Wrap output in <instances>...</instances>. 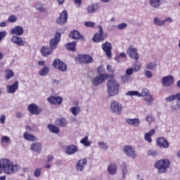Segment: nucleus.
I'll return each mask as SVG.
<instances>
[{"label":"nucleus","mask_w":180,"mask_h":180,"mask_svg":"<svg viewBox=\"0 0 180 180\" xmlns=\"http://www.w3.org/2000/svg\"><path fill=\"white\" fill-rule=\"evenodd\" d=\"M20 167L18 165H13L11 160L8 159H1L0 160V174L4 171L7 175H11L18 172L19 171Z\"/></svg>","instance_id":"f257e3e1"},{"label":"nucleus","mask_w":180,"mask_h":180,"mask_svg":"<svg viewBox=\"0 0 180 180\" xmlns=\"http://www.w3.org/2000/svg\"><path fill=\"white\" fill-rule=\"evenodd\" d=\"M120 84L115 79H110L107 82V92L110 96H116L119 94Z\"/></svg>","instance_id":"f03ea898"},{"label":"nucleus","mask_w":180,"mask_h":180,"mask_svg":"<svg viewBox=\"0 0 180 180\" xmlns=\"http://www.w3.org/2000/svg\"><path fill=\"white\" fill-rule=\"evenodd\" d=\"M171 165V162L168 159H162L155 162V167L160 174H165Z\"/></svg>","instance_id":"7ed1b4c3"},{"label":"nucleus","mask_w":180,"mask_h":180,"mask_svg":"<svg viewBox=\"0 0 180 180\" xmlns=\"http://www.w3.org/2000/svg\"><path fill=\"white\" fill-rule=\"evenodd\" d=\"M172 101H176V103L172 105V112H178L180 109V93L172 95L165 98V102H172Z\"/></svg>","instance_id":"20e7f679"},{"label":"nucleus","mask_w":180,"mask_h":180,"mask_svg":"<svg viewBox=\"0 0 180 180\" xmlns=\"http://www.w3.org/2000/svg\"><path fill=\"white\" fill-rule=\"evenodd\" d=\"M122 151L127 157H129V158H132L134 160L136 157H137V153H136V150H134V148L131 146H125L122 148Z\"/></svg>","instance_id":"39448f33"},{"label":"nucleus","mask_w":180,"mask_h":180,"mask_svg":"<svg viewBox=\"0 0 180 180\" xmlns=\"http://www.w3.org/2000/svg\"><path fill=\"white\" fill-rule=\"evenodd\" d=\"M61 39V33L56 32L54 37L51 39L49 41V47L53 50L57 49V46L60 43V40Z\"/></svg>","instance_id":"423d86ee"},{"label":"nucleus","mask_w":180,"mask_h":180,"mask_svg":"<svg viewBox=\"0 0 180 180\" xmlns=\"http://www.w3.org/2000/svg\"><path fill=\"white\" fill-rule=\"evenodd\" d=\"M52 65L56 70H59V71H61L62 72H65V71H67V64L59 59L56 58L53 60Z\"/></svg>","instance_id":"0eeeda50"},{"label":"nucleus","mask_w":180,"mask_h":180,"mask_svg":"<svg viewBox=\"0 0 180 180\" xmlns=\"http://www.w3.org/2000/svg\"><path fill=\"white\" fill-rule=\"evenodd\" d=\"M108 78H109V74L108 73H105L104 75H100L93 79L92 84L94 85V86H98V85H101L102 82L106 81Z\"/></svg>","instance_id":"6e6552de"},{"label":"nucleus","mask_w":180,"mask_h":180,"mask_svg":"<svg viewBox=\"0 0 180 180\" xmlns=\"http://www.w3.org/2000/svg\"><path fill=\"white\" fill-rule=\"evenodd\" d=\"M110 110L112 113H115V115H122V104L112 101L110 104Z\"/></svg>","instance_id":"1a4fd4ad"},{"label":"nucleus","mask_w":180,"mask_h":180,"mask_svg":"<svg viewBox=\"0 0 180 180\" xmlns=\"http://www.w3.org/2000/svg\"><path fill=\"white\" fill-rule=\"evenodd\" d=\"M68 19V12L67 11H63L60 13L59 18L56 19V23L58 25H65Z\"/></svg>","instance_id":"9d476101"},{"label":"nucleus","mask_w":180,"mask_h":180,"mask_svg":"<svg viewBox=\"0 0 180 180\" xmlns=\"http://www.w3.org/2000/svg\"><path fill=\"white\" fill-rule=\"evenodd\" d=\"M99 27L98 33H96L93 37V41L95 43H99V41H103L105 40V37H103V29L101 26H98Z\"/></svg>","instance_id":"9b49d317"},{"label":"nucleus","mask_w":180,"mask_h":180,"mask_svg":"<svg viewBox=\"0 0 180 180\" xmlns=\"http://www.w3.org/2000/svg\"><path fill=\"white\" fill-rule=\"evenodd\" d=\"M174 81L175 79L174 78V76H166L162 79V85L163 86H171Z\"/></svg>","instance_id":"f8f14e48"},{"label":"nucleus","mask_w":180,"mask_h":180,"mask_svg":"<svg viewBox=\"0 0 180 180\" xmlns=\"http://www.w3.org/2000/svg\"><path fill=\"white\" fill-rule=\"evenodd\" d=\"M79 61L83 64H91V63H94V58L89 55H80Z\"/></svg>","instance_id":"ddd939ff"},{"label":"nucleus","mask_w":180,"mask_h":180,"mask_svg":"<svg viewBox=\"0 0 180 180\" xmlns=\"http://www.w3.org/2000/svg\"><path fill=\"white\" fill-rule=\"evenodd\" d=\"M19 89V82H14L13 84L7 85L6 86V92L7 94H15L16 91Z\"/></svg>","instance_id":"4468645a"},{"label":"nucleus","mask_w":180,"mask_h":180,"mask_svg":"<svg viewBox=\"0 0 180 180\" xmlns=\"http://www.w3.org/2000/svg\"><path fill=\"white\" fill-rule=\"evenodd\" d=\"M103 51H105L107 57H112V44L110 42H105L101 46Z\"/></svg>","instance_id":"2eb2a0df"},{"label":"nucleus","mask_w":180,"mask_h":180,"mask_svg":"<svg viewBox=\"0 0 180 180\" xmlns=\"http://www.w3.org/2000/svg\"><path fill=\"white\" fill-rule=\"evenodd\" d=\"M47 101L52 105H61V103H63V98L60 96H52L48 98Z\"/></svg>","instance_id":"dca6fc26"},{"label":"nucleus","mask_w":180,"mask_h":180,"mask_svg":"<svg viewBox=\"0 0 180 180\" xmlns=\"http://www.w3.org/2000/svg\"><path fill=\"white\" fill-rule=\"evenodd\" d=\"M127 53L129 54L131 58L134 60H139V53H137V49L133 48L132 46H130L127 50Z\"/></svg>","instance_id":"f3484780"},{"label":"nucleus","mask_w":180,"mask_h":180,"mask_svg":"<svg viewBox=\"0 0 180 180\" xmlns=\"http://www.w3.org/2000/svg\"><path fill=\"white\" fill-rule=\"evenodd\" d=\"M27 110L30 113H32V115H40L41 112V110L39 109V106L34 103L28 105Z\"/></svg>","instance_id":"a211bd4d"},{"label":"nucleus","mask_w":180,"mask_h":180,"mask_svg":"<svg viewBox=\"0 0 180 180\" xmlns=\"http://www.w3.org/2000/svg\"><path fill=\"white\" fill-rule=\"evenodd\" d=\"M40 51L43 57H49L53 54V49L50 46H42Z\"/></svg>","instance_id":"6ab92c4d"},{"label":"nucleus","mask_w":180,"mask_h":180,"mask_svg":"<svg viewBox=\"0 0 180 180\" xmlns=\"http://www.w3.org/2000/svg\"><path fill=\"white\" fill-rule=\"evenodd\" d=\"M69 37L71 39H73L75 40H82V41H84V36L81 35V34H79V32L77 31V30H74L72 32H71L69 34Z\"/></svg>","instance_id":"aec40b11"},{"label":"nucleus","mask_w":180,"mask_h":180,"mask_svg":"<svg viewBox=\"0 0 180 180\" xmlns=\"http://www.w3.org/2000/svg\"><path fill=\"white\" fill-rule=\"evenodd\" d=\"M86 162H88V160L86 158L79 160L77 163H76V169L77 171H84V168H85V165H86Z\"/></svg>","instance_id":"412c9836"},{"label":"nucleus","mask_w":180,"mask_h":180,"mask_svg":"<svg viewBox=\"0 0 180 180\" xmlns=\"http://www.w3.org/2000/svg\"><path fill=\"white\" fill-rule=\"evenodd\" d=\"M156 143L159 147H163V148H168L169 147V143L165 138H158L156 140Z\"/></svg>","instance_id":"4be33fe9"},{"label":"nucleus","mask_w":180,"mask_h":180,"mask_svg":"<svg viewBox=\"0 0 180 180\" xmlns=\"http://www.w3.org/2000/svg\"><path fill=\"white\" fill-rule=\"evenodd\" d=\"M43 148V145L40 142H34L31 144V150L34 153H40Z\"/></svg>","instance_id":"5701e85b"},{"label":"nucleus","mask_w":180,"mask_h":180,"mask_svg":"<svg viewBox=\"0 0 180 180\" xmlns=\"http://www.w3.org/2000/svg\"><path fill=\"white\" fill-rule=\"evenodd\" d=\"M65 153L68 155H72V154L78 153V147L74 145L68 146L65 149Z\"/></svg>","instance_id":"b1692460"},{"label":"nucleus","mask_w":180,"mask_h":180,"mask_svg":"<svg viewBox=\"0 0 180 180\" xmlns=\"http://www.w3.org/2000/svg\"><path fill=\"white\" fill-rule=\"evenodd\" d=\"M11 41L14 44H17V46H19V47H22V46H25V42L23 39H22L21 37H19L18 36H14L11 39Z\"/></svg>","instance_id":"393cba45"},{"label":"nucleus","mask_w":180,"mask_h":180,"mask_svg":"<svg viewBox=\"0 0 180 180\" xmlns=\"http://www.w3.org/2000/svg\"><path fill=\"white\" fill-rule=\"evenodd\" d=\"M23 27L20 26H16L11 30V34H16L17 36H22L23 34Z\"/></svg>","instance_id":"a878e982"},{"label":"nucleus","mask_w":180,"mask_h":180,"mask_svg":"<svg viewBox=\"0 0 180 180\" xmlns=\"http://www.w3.org/2000/svg\"><path fill=\"white\" fill-rule=\"evenodd\" d=\"M56 124L59 127H66L68 124V122L64 117L58 118L56 121Z\"/></svg>","instance_id":"bb28decb"},{"label":"nucleus","mask_w":180,"mask_h":180,"mask_svg":"<svg viewBox=\"0 0 180 180\" xmlns=\"http://www.w3.org/2000/svg\"><path fill=\"white\" fill-rule=\"evenodd\" d=\"M126 122L128 124H130L131 126H134V127H139V126H140V120H139V118H128L126 120Z\"/></svg>","instance_id":"cd10ccee"},{"label":"nucleus","mask_w":180,"mask_h":180,"mask_svg":"<svg viewBox=\"0 0 180 180\" xmlns=\"http://www.w3.org/2000/svg\"><path fill=\"white\" fill-rule=\"evenodd\" d=\"M4 72V79H6V81H9V79L15 77V72H13L11 69L6 70Z\"/></svg>","instance_id":"c85d7f7f"},{"label":"nucleus","mask_w":180,"mask_h":180,"mask_svg":"<svg viewBox=\"0 0 180 180\" xmlns=\"http://www.w3.org/2000/svg\"><path fill=\"white\" fill-rule=\"evenodd\" d=\"M108 171L110 175H115L117 172V166L116 164H111L108 165Z\"/></svg>","instance_id":"c756f323"},{"label":"nucleus","mask_w":180,"mask_h":180,"mask_svg":"<svg viewBox=\"0 0 180 180\" xmlns=\"http://www.w3.org/2000/svg\"><path fill=\"white\" fill-rule=\"evenodd\" d=\"M149 3L152 8H155L156 9H158V8H160V6H161V4H162V0H149Z\"/></svg>","instance_id":"7c9ffc66"},{"label":"nucleus","mask_w":180,"mask_h":180,"mask_svg":"<svg viewBox=\"0 0 180 180\" xmlns=\"http://www.w3.org/2000/svg\"><path fill=\"white\" fill-rule=\"evenodd\" d=\"M47 128L51 133H53L54 134H58L60 133V129L56 125L49 124Z\"/></svg>","instance_id":"2f4dec72"},{"label":"nucleus","mask_w":180,"mask_h":180,"mask_svg":"<svg viewBox=\"0 0 180 180\" xmlns=\"http://www.w3.org/2000/svg\"><path fill=\"white\" fill-rule=\"evenodd\" d=\"M24 139L27 141H37V137L30 134L29 132L26 131L24 134Z\"/></svg>","instance_id":"473e14b6"},{"label":"nucleus","mask_w":180,"mask_h":180,"mask_svg":"<svg viewBox=\"0 0 180 180\" xmlns=\"http://www.w3.org/2000/svg\"><path fill=\"white\" fill-rule=\"evenodd\" d=\"M35 8L38 12H46V8H44V4H41L40 1H37L34 4Z\"/></svg>","instance_id":"72a5a7b5"},{"label":"nucleus","mask_w":180,"mask_h":180,"mask_svg":"<svg viewBox=\"0 0 180 180\" xmlns=\"http://www.w3.org/2000/svg\"><path fill=\"white\" fill-rule=\"evenodd\" d=\"M155 134V129H151L149 132L145 134V140L148 141V143H151L153 140L151 139V136Z\"/></svg>","instance_id":"f704fd0d"},{"label":"nucleus","mask_w":180,"mask_h":180,"mask_svg":"<svg viewBox=\"0 0 180 180\" xmlns=\"http://www.w3.org/2000/svg\"><path fill=\"white\" fill-rule=\"evenodd\" d=\"M50 72V68L48 66H44L41 70H39V75L41 77H46L49 75Z\"/></svg>","instance_id":"c9c22d12"},{"label":"nucleus","mask_w":180,"mask_h":180,"mask_svg":"<svg viewBox=\"0 0 180 180\" xmlns=\"http://www.w3.org/2000/svg\"><path fill=\"white\" fill-rule=\"evenodd\" d=\"M77 45V42L72 41L69 42L66 44L65 47L67 50H69L70 51H75V46Z\"/></svg>","instance_id":"e433bc0d"},{"label":"nucleus","mask_w":180,"mask_h":180,"mask_svg":"<svg viewBox=\"0 0 180 180\" xmlns=\"http://www.w3.org/2000/svg\"><path fill=\"white\" fill-rule=\"evenodd\" d=\"M70 112L73 116H78L81 112V107H71Z\"/></svg>","instance_id":"4c0bfd02"},{"label":"nucleus","mask_w":180,"mask_h":180,"mask_svg":"<svg viewBox=\"0 0 180 180\" xmlns=\"http://www.w3.org/2000/svg\"><path fill=\"white\" fill-rule=\"evenodd\" d=\"M147 154L150 157L157 158V156L160 155V153L158 152V150L151 149L148 150Z\"/></svg>","instance_id":"58836bf2"},{"label":"nucleus","mask_w":180,"mask_h":180,"mask_svg":"<svg viewBox=\"0 0 180 180\" xmlns=\"http://www.w3.org/2000/svg\"><path fill=\"white\" fill-rule=\"evenodd\" d=\"M153 22L157 26H162L163 25H165V21L160 20V18L155 17L153 19Z\"/></svg>","instance_id":"ea45409f"},{"label":"nucleus","mask_w":180,"mask_h":180,"mask_svg":"<svg viewBox=\"0 0 180 180\" xmlns=\"http://www.w3.org/2000/svg\"><path fill=\"white\" fill-rule=\"evenodd\" d=\"M121 81L123 84H129L131 81V77L127 75H124L122 77Z\"/></svg>","instance_id":"a19ab883"},{"label":"nucleus","mask_w":180,"mask_h":180,"mask_svg":"<svg viewBox=\"0 0 180 180\" xmlns=\"http://www.w3.org/2000/svg\"><path fill=\"white\" fill-rule=\"evenodd\" d=\"M96 11H98V8L94 4H91L87 8L88 13H94L96 12Z\"/></svg>","instance_id":"79ce46f5"},{"label":"nucleus","mask_w":180,"mask_h":180,"mask_svg":"<svg viewBox=\"0 0 180 180\" xmlns=\"http://www.w3.org/2000/svg\"><path fill=\"white\" fill-rule=\"evenodd\" d=\"M80 143L83 144V146H85L86 147H89V146H91V142L88 141V136H85L84 139H82L80 141Z\"/></svg>","instance_id":"37998d69"},{"label":"nucleus","mask_w":180,"mask_h":180,"mask_svg":"<svg viewBox=\"0 0 180 180\" xmlns=\"http://www.w3.org/2000/svg\"><path fill=\"white\" fill-rule=\"evenodd\" d=\"M98 144L101 147V148H102V150H104L105 151H107V150L109 148L108 143L103 141L98 142Z\"/></svg>","instance_id":"c03bdc74"},{"label":"nucleus","mask_w":180,"mask_h":180,"mask_svg":"<svg viewBox=\"0 0 180 180\" xmlns=\"http://www.w3.org/2000/svg\"><path fill=\"white\" fill-rule=\"evenodd\" d=\"M126 95L128 96H141L140 93L137 91H129Z\"/></svg>","instance_id":"a18cd8bd"},{"label":"nucleus","mask_w":180,"mask_h":180,"mask_svg":"<svg viewBox=\"0 0 180 180\" xmlns=\"http://www.w3.org/2000/svg\"><path fill=\"white\" fill-rule=\"evenodd\" d=\"M146 101L147 102L148 106H151L153 105V102H154V100L153 99V96L151 95L146 96Z\"/></svg>","instance_id":"49530a36"},{"label":"nucleus","mask_w":180,"mask_h":180,"mask_svg":"<svg viewBox=\"0 0 180 180\" xmlns=\"http://www.w3.org/2000/svg\"><path fill=\"white\" fill-rule=\"evenodd\" d=\"M140 68H141V64L140 62L136 61L134 66V71H135V72H139V71H140Z\"/></svg>","instance_id":"de8ad7c7"},{"label":"nucleus","mask_w":180,"mask_h":180,"mask_svg":"<svg viewBox=\"0 0 180 180\" xmlns=\"http://www.w3.org/2000/svg\"><path fill=\"white\" fill-rule=\"evenodd\" d=\"M41 175V168H37L34 171V176H35V178H39Z\"/></svg>","instance_id":"09e8293b"},{"label":"nucleus","mask_w":180,"mask_h":180,"mask_svg":"<svg viewBox=\"0 0 180 180\" xmlns=\"http://www.w3.org/2000/svg\"><path fill=\"white\" fill-rule=\"evenodd\" d=\"M148 70H155L157 68V65L155 63L152 62L147 65Z\"/></svg>","instance_id":"8fccbe9b"},{"label":"nucleus","mask_w":180,"mask_h":180,"mask_svg":"<svg viewBox=\"0 0 180 180\" xmlns=\"http://www.w3.org/2000/svg\"><path fill=\"white\" fill-rule=\"evenodd\" d=\"M122 178H124V176H126V174H127V167H126V163H122Z\"/></svg>","instance_id":"3c124183"},{"label":"nucleus","mask_w":180,"mask_h":180,"mask_svg":"<svg viewBox=\"0 0 180 180\" xmlns=\"http://www.w3.org/2000/svg\"><path fill=\"white\" fill-rule=\"evenodd\" d=\"M133 72H134V69L129 68L126 70V75H127L128 77H130V75H133Z\"/></svg>","instance_id":"603ef678"},{"label":"nucleus","mask_w":180,"mask_h":180,"mask_svg":"<svg viewBox=\"0 0 180 180\" xmlns=\"http://www.w3.org/2000/svg\"><path fill=\"white\" fill-rule=\"evenodd\" d=\"M16 20H18L16 15H11L8 18V22H10V23H15Z\"/></svg>","instance_id":"864d4df0"},{"label":"nucleus","mask_w":180,"mask_h":180,"mask_svg":"<svg viewBox=\"0 0 180 180\" xmlns=\"http://www.w3.org/2000/svg\"><path fill=\"white\" fill-rule=\"evenodd\" d=\"M141 96H148L150 95V93L148 92V89H143L142 90V93L140 94Z\"/></svg>","instance_id":"5fc2aeb1"},{"label":"nucleus","mask_w":180,"mask_h":180,"mask_svg":"<svg viewBox=\"0 0 180 180\" xmlns=\"http://www.w3.org/2000/svg\"><path fill=\"white\" fill-rule=\"evenodd\" d=\"M119 30H123V29H126L127 27V25L126 23H121L117 26Z\"/></svg>","instance_id":"6e6d98bb"},{"label":"nucleus","mask_w":180,"mask_h":180,"mask_svg":"<svg viewBox=\"0 0 180 180\" xmlns=\"http://www.w3.org/2000/svg\"><path fill=\"white\" fill-rule=\"evenodd\" d=\"M84 26H86V27H94V26H95V22H85Z\"/></svg>","instance_id":"4d7b16f0"},{"label":"nucleus","mask_w":180,"mask_h":180,"mask_svg":"<svg viewBox=\"0 0 180 180\" xmlns=\"http://www.w3.org/2000/svg\"><path fill=\"white\" fill-rule=\"evenodd\" d=\"M1 141L2 143H8L9 141H11V139L9 138V136H4L1 138Z\"/></svg>","instance_id":"13d9d810"},{"label":"nucleus","mask_w":180,"mask_h":180,"mask_svg":"<svg viewBox=\"0 0 180 180\" xmlns=\"http://www.w3.org/2000/svg\"><path fill=\"white\" fill-rule=\"evenodd\" d=\"M5 37H6V32H0V41H2V39H5Z\"/></svg>","instance_id":"bf43d9fd"},{"label":"nucleus","mask_w":180,"mask_h":180,"mask_svg":"<svg viewBox=\"0 0 180 180\" xmlns=\"http://www.w3.org/2000/svg\"><path fill=\"white\" fill-rule=\"evenodd\" d=\"M145 77H146V78H152L153 72H151L150 70H146L145 72Z\"/></svg>","instance_id":"052dcab7"},{"label":"nucleus","mask_w":180,"mask_h":180,"mask_svg":"<svg viewBox=\"0 0 180 180\" xmlns=\"http://www.w3.org/2000/svg\"><path fill=\"white\" fill-rule=\"evenodd\" d=\"M146 121L149 123V124H151V123L154 122V117H153V116L148 115L146 117Z\"/></svg>","instance_id":"680f3d73"},{"label":"nucleus","mask_w":180,"mask_h":180,"mask_svg":"<svg viewBox=\"0 0 180 180\" xmlns=\"http://www.w3.org/2000/svg\"><path fill=\"white\" fill-rule=\"evenodd\" d=\"M172 18H171V17H168L165 20H163V22H165V24L166 22H168L169 23H172Z\"/></svg>","instance_id":"e2e57ef3"},{"label":"nucleus","mask_w":180,"mask_h":180,"mask_svg":"<svg viewBox=\"0 0 180 180\" xmlns=\"http://www.w3.org/2000/svg\"><path fill=\"white\" fill-rule=\"evenodd\" d=\"M53 160H54V157H53V155H49L47 158V162H51V161H53Z\"/></svg>","instance_id":"0e129e2a"},{"label":"nucleus","mask_w":180,"mask_h":180,"mask_svg":"<svg viewBox=\"0 0 180 180\" xmlns=\"http://www.w3.org/2000/svg\"><path fill=\"white\" fill-rule=\"evenodd\" d=\"M22 116L23 115L20 112H18L15 115V117H17V119H20Z\"/></svg>","instance_id":"69168bd1"},{"label":"nucleus","mask_w":180,"mask_h":180,"mask_svg":"<svg viewBox=\"0 0 180 180\" xmlns=\"http://www.w3.org/2000/svg\"><path fill=\"white\" fill-rule=\"evenodd\" d=\"M5 115H1V118H0V122L2 124H4V123H5Z\"/></svg>","instance_id":"338daca9"},{"label":"nucleus","mask_w":180,"mask_h":180,"mask_svg":"<svg viewBox=\"0 0 180 180\" xmlns=\"http://www.w3.org/2000/svg\"><path fill=\"white\" fill-rule=\"evenodd\" d=\"M102 68H103L102 66L98 67V75H103L102 74Z\"/></svg>","instance_id":"774afa93"}]
</instances>
